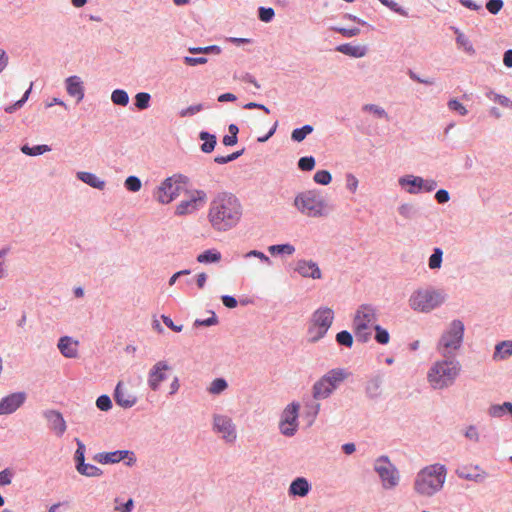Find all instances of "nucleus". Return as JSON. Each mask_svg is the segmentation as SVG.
<instances>
[{
	"mask_svg": "<svg viewBox=\"0 0 512 512\" xmlns=\"http://www.w3.org/2000/svg\"><path fill=\"white\" fill-rule=\"evenodd\" d=\"M242 206L238 198L231 193H219L210 202L208 220L217 231H227L240 221Z\"/></svg>",
	"mask_w": 512,
	"mask_h": 512,
	"instance_id": "nucleus-1",
	"label": "nucleus"
},
{
	"mask_svg": "<svg viewBox=\"0 0 512 512\" xmlns=\"http://www.w3.org/2000/svg\"><path fill=\"white\" fill-rule=\"evenodd\" d=\"M447 469L440 463L430 464L419 470L413 481V491L419 497L430 498L440 492L445 484Z\"/></svg>",
	"mask_w": 512,
	"mask_h": 512,
	"instance_id": "nucleus-2",
	"label": "nucleus"
},
{
	"mask_svg": "<svg viewBox=\"0 0 512 512\" xmlns=\"http://www.w3.org/2000/svg\"><path fill=\"white\" fill-rule=\"evenodd\" d=\"M461 371V365L455 359L435 362L430 368L427 379L434 389H444L452 385Z\"/></svg>",
	"mask_w": 512,
	"mask_h": 512,
	"instance_id": "nucleus-3",
	"label": "nucleus"
},
{
	"mask_svg": "<svg viewBox=\"0 0 512 512\" xmlns=\"http://www.w3.org/2000/svg\"><path fill=\"white\" fill-rule=\"evenodd\" d=\"M376 309L369 305H361L353 318V331L358 341L366 343L370 340L372 329L377 325Z\"/></svg>",
	"mask_w": 512,
	"mask_h": 512,
	"instance_id": "nucleus-4",
	"label": "nucleus"
},
{
	"mask_svg": "<svg viewBox=\"0 0 512 512\" xmlns=\"http://www.w3.org/2000/svg\"><path fill=\"white\" fill-rule=\"evenodd\" d=\"M446 300L443 292L427 288L415 291L410 299V307L418 312L427 313L442 305Z\"/></svg>",
	"mask_w": 512,
	"mask_h": 512,
	"instance_id": "nucleus-5",
	"label": "nucleus"
},
{
	"mask_svg": "<svg viewBox=\"0 0 512 512\" xmlns=\"http://www.w3.org/2000/svg\"><path fill=\"white\" fill-rule=\"evenodd\" d=\"M294 205L308 217H322L326 215L325 200L315 191H306L295 197Z\"/></svg>",
	"mask_w": 512,
	"mask_h": 512,
	"instance_id": "nucleus-6",
	"label": "nucleus"
},
{
	"mask_svg": "<svg viewBox=\"0 0 512 512\" xmlns=\"http://www.w3.org/2000/svg\"><path fill=\"white\" fill-rule=\"evenodd\" d=\"M334 320V312L328 307L317 309L311 317L308 328V340L317 342L325 336Z\"/></svg>",
	"mask_w": 512,
	"mask_h": 512,
	"instance_id": "nucleus-7",
	"label": "nucleus"
},
{
	"mask_svg": "<svg viewBox=\"0 0 512 512\" xmlns=\"http://www.w3.org/2000/svg\"><path fill=\"white\" fill-rule=\"evenodd\" d=\"M464 334V325L460 320H454L449 329L443 333L438 343V350L444 356L452 355L461 346Z\"/></svg>",
	"mask_w": 512,
	"mask_h": 512,
	"instance_id": "nucleus-8",
	"label": "nucleus"
},
{
	"mask_svg": "<svg viewBox=\"0 0 512 512\" xmlns=\"http://www.w3.org/2000/svg\"><path fill=\"white\" fill-rule=\"evenodd\" d=\"M374 469L378 473L384 489H393L399 484V472L387 457H379L375 461Z\"/></svg>",
	"mask_w": 512,
	"mask_h": 512,
	"instance_id": "nucleus-9",
	"label": "nucleus"
},
{
	"mask_svg": "<svg viewBox=\"0 0 512 512\" xmlns=\"http://www.w3.org/2000/svg\"><path fill=\"white\" fill-rule=\"evenodd\" d=\"M181 176H173L165 179L155 192L158 202L168 204L181 194L183 188Z\"/></svg>",
	"mask_w": 512,
	"mask_h": 512,
	"instance_id": "nucleus-10",
	"label": "nucleus"
},
{
	"mask_svg": "<svg viewBox=\"0 0 512 512\" xmlns=\"http://www.w3.org/2000/svg\"><path fill=\"white\" fill-rule=\"evenodd\" d=\"M207 201V195L202 190L191 191L187 199L182 200L175 210V214L179 216L188 215L202 208Z\"/></svg>",
	"mask_w": 512,
	"mask_h": 512,
	"instance_id": "nucleus-11",
	"label": "nucleus"
},
{
	"mask_svg": "<svg viewBox=\"0 0 512 512\" xmlns=\"http://www.w3.org/2000/svg\"><path fill=\"white\" fill-rule=\"evenodd\" d=\"M299 403L293 402L289 404L282 413L279 424L280 431L285 436H293L298 428V412Z\"/></svg>",
	"mask_w": 512,
	"mask_h": 512,
	"instance_id": "nucleus-12",
	"label": "nucleus"
},
{
	"mask_svg": "<svg viewBox=\"0 0 512 512\" xmlns=\"http://www.w3.org/2000/svg\"><path fill=\"white\" fill-rule=\"evenodd\" d=\"M214 430L221 434V437L226 442H234L236 439V429L232 420L228 416L215 415L214 416Z\"/></svg>",
	"mask_w": 512,
	"mask_h": 512,
	"instance_id": "nucleus-13",
	"label": "nucleus"
},
{
	"mask_svg": "<svg viewBox=\"0 0 512 512\" xmlns=\"http://www.w3.org/2000/svg\"><path fill=\"white\" fill-rule=\"evenodd\" d=\"M26 400L25 392H15L0 400V415H8L20 408Z\"/></svg>",
	"mask_w": 512,
	"mask_h": 512,
	"instance_id": "nucleus-14",
	"label": "nucleus"
},
{
	"mask_svg": "<svg viewBox=\"0 0 512 512\" xmlns=\"http://www.w3.org/2000/svg\"><path fill=\"white\" fill-rule=\"evenodd\" d=\"M114 399L117 405L124 409L133 407L137 403V397L122 382L115 388Z\"/></svg>",
	"mask_w": 512,
	"mask_h": 512,
	"instance_id": "nucleus-15",
	"label": "nucleus"
},
{
	"mask_svg": "<svg viewBox=\"0 0 512 512\" xmlns=\"http://www.w3.org/2000/svg\"><path fill=\"white\" fill-rule=\"evenodd\" d=\"M167 370L169 366L164 361H159L152 367L148 375V384L153 391H157L160 383L166 379Z\"/></svg>",
	"mask_w": 512,
	"mask_h": 512,
	"instance_id": "nucleus-16",
	"label": "nucleus"
},
{
	"mask_svg": "<svg viewBox=\"0 0 512 512\" xmlns=\"http://www.w3.org/2000/svg\"><path fill=\"white\" fill-rule=\"evenodd\" d=\"M129 455H131V457H129L128 462V464L130 465L132 462L135 461V459L133 458V453L128 450H117L112 452L98 453L95 456V460L102 464L118 463L121 460L127 458Z\"/></svg>",
	"mask_w": 512,
	"mask_h": 512,
	"instance_id": "nucleus-17",
	"label": "nucleus"
},
{
	"mask_svg": "<svg viewBox=\"0 0 512 512\" xmlns=\"http://www.w3.org/2000/svg\"><path fill=\"white\" fill-rule=\"evenodd\" d=\"M295 271L302 277L320 279L322 273L317 263L312 260H299L295 264Z\"/></svg>",
	"mask_w": 512,
	"mask_h": 512,
	"instance_id": "nucleus-18",
	"label": "nucleus"
},
{
	"mask_svg": "<svg viewBox=\"0 0 512 512\" xmlns=\"http://www.w3.org/2000/svg\"><path fill=\"white\" fill-rule=\"evenodd\" d=\"M49 428L57 435L62 436L66 431V422L59 411L48 410L44 412Z\"/></svg>",
	"mask_w": 512,
	"mask_h": 512,
	"instance_id": "nucleus-19",
	"label": "nucleus"
},
{
	"mask_svg": "<svg viewBox=\"0 0 512 512\" xmlns=\"http://www.w3.org/2000/svg\"><path fill=\"white\" fill-rule=\"evenodd\" d=\"M333 391L331 384L323 376L315 382L312 388L313 397L317 400L328 398Z\"/></svg>",
	"mask_w": 512,
	"mask_h": 512,
	"instance_id": "nucleus-20",
	"label": "nucleus"
},
{
	"mask_svg": "<svg viewBox=\"0 0 512 512\" xmlns=\"http://www.w3.org/2000/svg\"><path fill=\"white\" fill-rule=\"evenodd\" d=\"M58 348L62 355L67 358H75L78 354V342L68 336L60 338Z\"/></svg>",
	"mask_w": 512,
	"mask_h": 512,
	"instance_id": "nucleus-21",
	"label": "nucleus"
},
{
	"mask_svg": "<svg viewBox=\"0 0 512 512\" xmlns=\"http://www.w3.org/2000/svg\"><path fill=\"white\" fill-rule=\"evenodd\" d=\"M67 93L76 97L77 101L80 102L84 98L83 83L77 76H71L66 80Z\"/></svg>",
	"mask_w": 512,
	"mask_h": 512,
	"instance_id": "nucleus-22",
	"label": "nucleus"
},
{
	"mask_svg": "<svg viewBox=\"0 0 512 512\" xmlns=\"http://www.w3.org/2000/svg\"><path fill=\"white\" fill-rule=\"evenodd\" d=\"M310 491V485L308 481L303 478L299 477L296 478L289 487V494L294 496H300L304 497L306 496Z\"/></svg>",
	"mask_w": 512,
	"mask_h": 512,
	"instance_id": "nucleus-23",
	"label": "nucleus"
},
{
	"mask_svg": "<svg viewBox=\"0 0 512 512\" xmlns=\"http://www.w3.org/2000/svg\"><path fill=\"white\" fill-rule=\"evenodd\" d=\"M348 373L341 368L328 371L323 377L328 380L333 390H335L347 377Z\"/></svg>",
	"mask_w": 512,
	"mask_h": 512,
	"instance_id": "nucleus-24",
	"label": "nucleus"
},
{
	"mask_svg": "<svg viewBox=\"0 0 512 512\" xmlns=\"http://www.w3.org/2000/svg\"><path fill=\"white\" fill-rule=\"evenodd\" d=\"M337 51L355 58H361L366 55V48L363 46H353L351 44L339 45Z\"/></svg>",
	"mask_w": 512,
	"mask_h": 512,
	"instance_id": "nucleus-25",
	"label": "nucleus"
},
{
	"mask_svg": "<svg viewBox=\"0 0 512 512\" xmlns=\"http://www.w3.org/2000/svg\"><path fill=\"white\" fill-rule=\"evenodd\" d=\"M78 178L83 181L84 183L90 185L93 188L97 189H104L105 182L103 180H100L95 174L90 172H79L77 174Z\"/></svg>",
	"mask_w": 512,
	"mask_h": 512,
	"instance_id": "nucleus-26",
	"label": "nucleus"
},
{
	"mask_svg": "<svg viewBox=\"0 0 512 512\" xmlns=\"http://www.w3.org/2000/svg\"><path fill=\"white\" fill-rule=\"evenodd\" d=\"M512 355V341H502L495 347L494 359H506Z\"/></svg>",
	"mask_w": 512,
	"mask_h": 512,
	"instance_id": "nucleus-27",
	"label": "nucleus"
},
{
	"mask_svg": "<svg viewBox=\"0 0 512 512\" xmlns=\"http://www.w3.org/2000/svg\"><path fill=\"white\" fill-rule=\"evenodd\" d=\"M399 183L402 187L410 186L407 191L411 194L418 193L420 184L423 183V178L407 176L400 178Z\"/></svg>",
	"mask_w": 512,
	"mask_h": 512,
	"instance_id": "nucleus-28",
	"label": "nucleus"
},
{
	"mask_svg": "<svg viewBox=\"0 0 512 512\" xmlns=\"http://www.w3.org/2000/svg\"><path fill=\"white\" fill-rule=\"evenodd\" d=\"M76 468L80 474L87 476V477H98V476L102 475L101 469H99L98 467H96L92 464H87L85 462L78 463L76 465Z\"/></svg>",
	"mask_w": 512,
	"mask_h": 512,
	"instance_id": "nucleus-29",
	"label": "nucleus"
},
{
	"mask_svg": "<svg viewBox=\"0 0 512 512\" xmlns=\"http://www.w3.org/2000/svg\"><path fill=\"white\" fill-rule=\"evenodd\" d=\"M200 139L202 141H204L203 144L201 145L202 152L210 153L214 150L215 145H216V136L215 135H212L208 132L203 131L200 133Z\"/></svg>",
	"mask_w": 512,
	"mask_h": 512,
	"instance_id": "nucleus-30",
	"label": "nucleus"
},
{
	"mask_svg": "<svg viewBox=\"0 0 512 512\" xmlns=\"http://www.w3.org/2000/svg\"><path fill=\"white\" fill-rule=\"evenodd\" d=\"M221 260V253L215 249L206 250L197 256L199 263H214Z\"/></svg>",
	"mask_w": 512,
	"mask_h": 512,
	"instance_id": "nucleus-31",
	"label": "nucleus"
},
{
	"mask_svg": "<svg viewBox=\"0 0 512 512\" xmlns=\"http://www.w3.org/2000/svg\"><path fill=\"white\" fill-rule=\"evenodd\" d=\"M506 410L512 415V403L504 402L502 405H493L489 409V414L492 417H501Z\"/></svg>",
	"mask_w": 512,
	"mask_h": 512,
	"instance_id": "nucleus-32",
	"label": "nucleus"
},
{
	"mask_svg": "<svg viewBox=\"0 0 512 512\" xmlns=\"http://www.w3.org/2000/svg\"><path fill=\"white\" fill-rule=\"evenodd\" d=\"M455 32L457 34V44H459L468 54H475V49L471 42L469 41V39L463 33L459 32L457 29L455 30Z\"/></svg>",
	"mask_w": 512,
	"mask_h": 512,
	"instance_id": "nucleus-33",
	"label": "nucleus"
},
{
	"mask_svg": "<svg viewBox=\"0 0 512 512\" xmlns=\"http://www.w3.org/2000/svg\"><path fill=\"white\" fill-rule=\"evenodd\" d=\"M312 131H313L312 126L304 125L301 128L294 129L291 134V138L296 142H301L306 138L307 135L312 133Z\"/></svg>",
	"mask_w": 512,
	"mask_h": 512,
	"instance_id": "nucleus-34",
	"label": "nucleus"
},
{
	"mask_svg": "<svg viewBox=\"0 0 512 512\" xmlns=\"http://www.w3.org/2000/svg\"><path fill=\"white\" fill-rule=\"evenodd\" d=\"M111 100L116 105L126 106L129 102V97L124 90H114L111 95Z\"/></svg>",
	"mask_w": 512,
	"mask_h": 512,
	"instance_id": "nucleus-35",
	"label": "nucleus"
},
{
	"mask_svg": "<svg viewBox=\"0 0 512 512\" xmlns=\"http://www.w3.org/2000/svg\"><path fill=\"white\" fill-rule=\"evenodd\" d=\"M21 151L26 155L37 156V155H40V154L50 151V147L47 145H37L34 147H29L27 145H24L21 148Z\"/></svg>",
	"mask_w": 512,
	"mask_h": 512,
	"instance_id": "nucleus-36",
	"label": "nucleus"
},
{
	"mask_svg": "<svg viewBox=\"0 0 512 512\" xmlns=\"http://www.w3.org/2000/svg\"><path fill=\"white\" fill-rule=\"evenodd\" d=\"M271 254H288L292 255L295 252V247L291 244H280V245H272L268 248Z\"/></svg>",
	"mask_w": 512,
	"mask_h": 512,
	"instance_id": "nucleus-37",
	"label": "nucleus"
},
{
	"mask_svg": "<svg viewBox=\"0 0 512 512\" xmlns=\"http://www.w3.org/2000/svg\"><path fill=\"white\" fill-rule=\"evenodd\" d=\"M226 388H227V382L223 378H217L211 382V384L208 388V391L211 394H220Z\"/></svg>",
	"mask_w": 512,
	"mask_h": 512,
	"instance_id": "nucleus-38",
	"label": "nucleus"
},
{
	"mask_svg": "<svg viewBox=\"0 0 512 512\" xmlns=\"http://www.w3.org/2000/svg\"><path fill=\"white\" fill-rule=\"evenodd\" d=\"M374 330L376 332L375 334V340L382 345L388 344L390 340V335L388 331L384 328H382L379 325L374 326Z\"/></svg>",
	"mask_w": 512,
	"mask_h": 512,
	"instance_id": "nucleus-39",
	"label": "nucleus"
},
{
	"mask_svg": "<svg viewBox=\"0 0 512 512\" xmlns=\"http://www.w3.org/2000/svg\"><path fill=\"white\" fill-rule=\"evenodd\" d=\"M443 252L440 248H435L433 254L429 258V268L438 269L441 267Z\"/></svg>",
	"mask_w": 512,
	"mask_h": 512,
	"instance_id": "nucleus-40",
	"label": "nucleus"
},
{
	"mask_svg": "<svg viewBox=\"0 0 512 512\" xmlns=\"http://www.w3.org/2000/svg\"><path fill=\"white\" fill-rule=\"evenodd\" d=\"M332 180L330 172L327 170H319L314 174V181L321 185H328Z\"/></svg>",
	"mask_w": 512,
	"mask_h": 512,
	"instance_id": "nucleus-41",
	"label": "nucleus"
},
{
	"mask_svg": "<svg viewBox=\"0 0 512 512\" xmlns=\"http://www.w3.org/2000/svg\"><path fill=\"white\" fill-rule=\"evenodd\" d=\"M135 100H136V102H135L136 107L140 110H143V109L148 108V106H149L150 95L145 92H140V93L136 94Z\"/></svg>",
	"mask_w": 512,
	"mask_h": 512,
	"instance_id": "nucleus-42",
	"label": "nucleus"
},
{
	"mask_svg": "<svg viewBox=\"0 0 512 512\" xmlns=\"http://www.w3.org/2000/svg\"><path fill=\"white\" fill-rule=\"evenodd\" d=\"M336 341L343 346L351 347L353 344V337L348 331H341L336 335Z\"/></svg>",
	"mask_w": 512,
	"mask_h": 512,
	"instance_id": "nucleus-43",
	"label": "nucleus"
},
{
	"mask_svg": "<svg viewBox=\"0 0 512 512\" xmlns=\"http://www.w3.org/2000/svg\"><path fill=\"white\" fill-rule=\"evenodd\" d=\"M125 187L127 190L131 192H137L141 189V181L136 176H129L125 180Z\"/></svg>",
	"mask_w": 512,
	"mask_h": 512,
	"instance_id": "nucleus-44",
	"label": "nucleus"
},
{
	"mask_svg": "<svg viewBox=\"0 0 512 512\" xmlns=\"http://www.w3.org/2000/svg\"><path fill=\"white\" fill-rule=\"evenodd\" d=\"M298 167L302 171H311L315 167V159L312 156L302 157L298 161Z\"/></svg>",
	"mask_w": 512,
	"mask_h": 512,
	"instance_id": "nucleus-45",
	"label": "nucleus"
},
{
	"mask_svg": "<svg viewBox=\"0 0 512 512\" xmlns=\"http://www.w3.org/2000/svg\"><path fill=\"white\" fill-rule=\"evenodd\" d=\"M96 406L101 411H108L112 407L111 399L108 395H101L96 400Z\"/></svg>",
	"mask_w": 512,
	"mask_h": 512,
	"instance_id": "nucleus-46",
	"label": "nucleus"
},
{
	"mask_svg": "<svg viewBox=\"0 0 512 512\" xmlns=\"http://www.w3.org/2000/svg\"><path fill=\"white\" fill-rule=\"evenodd\" d=\"M188 51L193 54H198V53L208 54L211 52H215L218 54V53H220V48L216 45L207 46V47H190L188 49Z\"/></svg>",
	"mask_w": 512,
	"mask_h": 512,
	"instance_id": "nucleus-47",
	"label": "nucleus"
},
{
	"mask_svg": "<svg viewBox=\"0 0 512 512\" xmlns=\"http://www.w3.org/2000/svg\"><path fill=\"white\" fill-rule=\"evenodd\" d=\"M31 89H32V83L30 84V87L28 88V90L24 93L23 97L20 100H18L15 104L6 107L5 111L7 113H12L17 108L21 107L27 101V99L30 95Z\"/></svg>",
	"mask_w": 512,
	"mask_h": 512,
	"instance_id": "nucleus-48",
	"label": "nucleus"
},
{
	"mask_svg": "<svg viewBox=\"0 0 512 512\" xmlns=\"http://www.w3.org/2000/svg\"><path fill=\"white\" fill-rule=\"evenodd\" d=\"M448 107L450 110L455 111L462 116H465L468 113L467 109L457 99H451L448 102Z\"/></svg>",
	"mask_w": 512,
	"mask_h": 512,
	"instance_id": "nucleus-49",
	"label": "nucleus"
},
{
	"mask_svg": "<svg viewBox=\"0 0 512 512\" xmlns=\"http://www.w3.org/2000/svg\"><path fill=\"white\" fill-rule=\"evenodd\" d=\"M242 153H243V150L234 152L227 156H216L214 158V161L218 164H225V163H228V162H231V161L237 159L238 157H240L242 155Z\"/></svg>",
	"mask_w": 512,
	"mask_h": 512,
	"instance_id": "nucleus-50",
	"label": "nucleus"
},
{
	"mask_svg": "<svg viewBox=\"0 0 512 512\" xmlns=\"http://www.w3.org/2000/svg\"><path fill=\"white\" fill-rule=\"evenodd\" d=\"M274 15L275 13L272 8H259V19L263 22H270L273 19Z\"/></svg>",
	"mask_w": 512,
	"mask_h": 512,
	"instance_id": "nucleus-51",
	"label": "nucleus"
},
{
	"mask_svg": "<svg viewBox=\"0 0 512 512\" xmlns=\"http://www.w3.org/2000/svg\"><path fill=\"white\" fill-rule=\"evenodd\" d=\"M503 7V1L502 0H489L486 3L487 10L495 15L497 14Z\"/></svg>",
	"mask_w": 512,
	"mask_h": 512,
	"instance_id": "nucleus-52",
	"label": "nucleus"
},
{
	"mask_svg": "<svg viewBox=\"0 0 512 512\" xmlns=\"http://www.w3.org/2000/svg\"><path fill=\"white\" fill-rule=\"evenodd\" d=\"M77 444V450L75 452V460L78 463H84L85 445L78 438L75 439Z\"/></svg>",
	"mask_w": 512,
	"mask_h": 512,
	"instance_id": "nucleus-53",
	"label": "nucleus"
},
{
	"mask_svg": "<svg viewBox=\"0 0 512 512\" xmlns=\"http://www.w3.org/2000/svg\"><path fill=\"white\" fill-rule=\"evenodd\" d=\"M358 179L353 174H347L346 186L349 191L355 193L358 189Z\"/></svg>",
	"mask_w": 512,
	"mask_h": 512,
	"instance_id": "nucleus-54",
	"label": "nucleus"
},
{
	"mask_svg": "<svg viewBox=\"0 0 512 512\" xmlns=\"http://www.w3.org/2000/svg\"><path fill=\"white\" fill-rule=\"evenodd\" d=\"M13 473L10 469H4L0 472V486L11 484Z\"/></svg>",
	"mask_w": 512,
	"mask_h": 512,
	"instance_id": "nucleus-55",
	"label": "nucleus"
},
{
	"mask_svg": "<svg viewBox=\"0 0 512 512\" xmlns=\"http://www.w3.org/2000/svg\"><path fill=\"white\" fill-rule=\"evenodd\" d=\"M206 57H190L186 56L184 57V63L188 66H196V65H202L207 63Z\"/></svg>",
	"mask_w": 512,
	"mask_h": 512,
	"instance_id": "nucleus-56",
	"label": "nucleus"
},
{
	"mask_svg": "<svg viewBox=\"0 0 512 512\" xmlns=\"http://www.w3.org/2000/svg\"><path fill=\"white\" fill-rule=\"evenodd\" d=\"M201 110H202L201 104L192 105V106L187 107L186 109L181 110L180 116L181 117L191 116V115H194V114L200 112Z\"/></svg>",
	"mask_w": 512,
	"mask_h": 512,
	"instance_id": "nucleus-57",
	"label": "nucleus"
},
{
	"mask_svg": "<svg viewBox=\"0 0 512 512\" xmlns=\"http://www.w3.org/2000/svg\"><path fill=\"white\" fill-rule=\"evenodd\" d=\"M335 31H337L338 33L342 34L343 36L345 37H354L356 35H358L360 33V29L359 28H334Z\"/></svg>",
	"mask_w": 512,
	"mask_h": 512,
	"instance_id": "nucleus-58",
	"label": "nucleus"
},
{
	"mask_svg": "<svg viewBox=\"0 0 512 512\" xmlns=\"http://www.w3.org/2000/svg\"><path fill=\"white\" fill-rule=\"evenodd\" d=\"M364 110L370 111V112L374 113L375 115H377L380 118L387 116L386 112L384 111V109H382L379 106L373 105V104L365 105L364 106Z\"/></svg>",
	"mask_w": 512,
	"mask_h": 512,
	"instance_id": "nucleus-59",
	"label": "nucleus"
},
{
	"mask_svg": "<svg viewBox=\"0 0 512 512\" xmlns=\"http://www.w3.org/2000/svg\"><path fill=\"white\" fill-rule=\"evenodd\" d=\"M437 186V182L434 180H424L423 183L420 184L419 191L424 190L430 192L434 190Z\"/></svg>",
	"mask_w": 512,
	"mask_h": 512,
	"instance_id": "nucleus-60",
	"label": "nucleus"
},
{
	"mask_svg": "<svg viewBox=\"0 0 512 512\" xmlns=\"http://www.w3.org/2000/svg\"><path fill=\"white\" fill-rule=\"evenodd\" d=\"M162 320L167 327H169L171 330L175 332H180L183 329L182 325H175L171 318H169L168 316L162 315Z\"/></svg>",
	"mask_w": 512,
	"mask_h": 512,
	"instance_id": "nucleus-61",
	"label": "nucleus"
},
{
	"mask_svg": "<svg viewBox=\"0 0 512 512\" xmlns=\"http://www.w3.org/2000/svg\"><path fill=\"white\" fill-rule=\"evenodd\" d=\"M435 198L439 203H446L449 201L450 197L449 193L446 190L440 189L436 192Z\"/></svg>",
	"mask_w": 512,
	"mask_h": 512,
	"instance_id": "nucleus-62",
	"label": "nucleus"
},
{
	"mask_svg": "<svg viewBox=\"0 0 512 512\" xmlns=\"http://www.w3.org/2000/svg\"><path fill=\"white\" fill-rule=\"evenodd\" d=\"M465 436L472 440V441H478L479 440V434L477 432V429L474 426H469L465 432Z\"/></svg>",
	"mask_w": 512,
	"mask_h": 512,
	"instance_id": "nucleus-63",
	"label": "nucleus"
},
{
	"mask_svg": "<svg viewBox=\"0 0 512 512\" xmlns=\"http://www.w3.org/2000/svg\"><path fill=\"white\" fill-rule=\"evenodd\" d=\"M222 302L227 308H235L237 306V300L229 295L222 296Z\"/></svg>",
	"mask_w": 512,
	"mask_h": 512,
	"instance_id": "nucleus-64",
	"label": "nucleus"
}]
</instances>
